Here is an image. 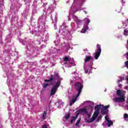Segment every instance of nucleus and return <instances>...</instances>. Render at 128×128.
<instances>
[{"mask_svg":"<svg viewBox=\"0 0 128 128\" xmlns=\"http://www.w3.org/2000/svg\"><path fill=\"white\" fill-rule=\"evenodd\" d=\"M56 78H58V80H62V78H60V75L58 74V73L56 72H54V75H50V78H49V80L46 79L44 80V82H56Z\"/></svg>","mask_w":128,"mask_h":128,"instance_id":"f03ea898","label":"nucleus"},{"mask_svg":"<svg viewBox=\"0 0 128 128\" xmlns=\"http://www.w3.org/2000/svg\"><path fill=\"white\" fill-rule=\"evenodd\" d=\"M42 128H48V126H46V124H44L42 126Z\"/></svg>","mask_w":128,"mask_h":128,"instance_id":"cd10ccee","label":"nucleus"},{"mask_svg":"<svg viewBox=\"0 0 128 128\" xmlns=\"http://www.w3.org/2000/svg\"><path fill=\"white\" fill-rule=\"evenodd\" d=\"M116 94L117 96H120V94H122V90H117Z\"/></svg>","mask_w":128,"mask_h":128,"instance_id":"aec40b11","label":"nucleus"},{"mask_svg":"<svg viewBox=\"0 0 128 128\" xmlns=\"http://www.w3.org/2000/svg\"><path fill=\"white\" fill-rule=\"evenodd\" d=\"M60 30H62V32H64V34H68V30L61 29Z\"/></svg>","mask_w":128,"mask_h":128,"instance_id":"a211bd4d","label":"nucleus"},{"mask_svg":"<svg viewBox=\"0 0 128 128\" xmlns=\"http://www.w3.org/2000/svg\"><path fill=\"white\" fill-rule=\"evenodd\" d=\"M90 60H94V57L92 56H86V58L84 59V62H90Z\"/></svg>","mask_w":128,"mask_h":128,"instance_id":"9d476101","label":"nucleus"},{"mask_svg":"<svg viewBox=\"0 0 128 128\" xmlns=\"http://www.w3.org/2000/svg\"><path fill=\"white\" fill-rule=\"evenodd\" d=\"M125 68L128 69V60L124 62Z\"/></svg>","mask_w":128,"mask_h":128,"instance_id":"5701e85b","label":"nucleus"},{"mask_svg":"<svg viewBox=\"0 0 128 128\" xmlns=\"http://www.w3.org/2000/svg\"><path fill=\"white\" fill-rule=\"evenodd\" d=\"M84 70H85V74H88V69L85 68Z\"/></svg>","mask_w":128,"mask_h":128,"instance_id":"c85d7f7f","label":"nucleus"},{"mask_svg":"<svg viewBox=\"0 0 128 128\" xmlns=\"http://www.w3.org/2000/svg\"><path fill=\"white\" fill-rule=\"evenodd\" d=\"M128 118V114H124V118Z\"/></svg>","mask_w":128,"mask_h":128,"instance_id":"a878e982","label":"nucleus"},{"mask_svg":"<svg viewBox=\"0 0 128 128\" xmlns=\"http://www.w3.org/2000/svg\"><path fill=\"white\" fill-rule=\"evenodd\" d=\"M105 118L106 120L108 122V124L107 126L108 128H110V126H112V124H114V122L110 120H108V117H106V116H105Z\"/></svg>","mask_w":128,"mask_h":128,"instance_id":"1a4fd4ad","label":"nucleus"},{"mask_svg":"<svg viewBox=\"0 0 128 128\" xmlns=\"http://www.w3.org/2000/svg\"><path fill=\"white\" fill-rule=\"evenodd\" d=\"M80 118H79L76 124H75V126H78V124H80Z\"/></svg>","mask_w":128,"mask_h":128,"instance_id":"412c9836","label":"nucleus"},{"mask_svg":"<svg viewBox=\"0 0 128 128\" xmlns=\"http://www.w3.org/2000/svg\"><path fill=\"white\" fill-rule=\"evenodd\" d=\"M100 120H102V116H98L97 122H100Z\"/></svg>","mask_w":128,"mask_h":128,"instance_id":"bb28decb","label":"nucleus"},{"mask_svg":"<svg viewBox=\"0 0 128 128\" xmlns=\"http://www.w3.org/2000/svg\"><path fill=\"white\" fill-rule=\"evenodd\" d=\"M46 114H48V113L46 111H44L42 113V120L46 119Z\"/></svg>","mask_w":128,"mask_h":128,"instance_id":"2eb2a0df","label":"nucleus"},{"mask_svg":"<svg viewBox=\"0 0 128 128\" xmlns=\"http://www.w3.org/2000/svg\"><path fill=\"white\" fill-rule=\"evenodd\" d=\"M75 89L78 92L77 94L78 96H80V94L82 92V90L84 88V85L80 82H76L75 84Z\"/></svg>","mask_w":128,"mask_h":128,"instance_id":"20e7f679","label":"nucleus"},{"mask_svg":"<svg viewBox=\"0 0 128 128\" xmlns=\"http://www.w3.org/2000/svg\"><path fill=\"white\" fill-rule=\"evenodd\" d=\"M122 78H120V80H117V82L118 84H120V82H122Z\"/></svg>","mask_w":128,"mask_h":128,"instance_id":"c756f323","label":"nucleus"},{"mask_svg":"<svg viewBox=\"0 0 128 128\" xmlns=\"http://www.w3.org/2000/svg\"><path fill=\"white\" fill-rule=\"evenodd\" d=\"M126 100L124 99V95L120 96V98H115L114 101L116 102H124Z\"/></svg>","mask_w":128,"mask_h":128,"instance_id":"0eeeda50","label":"nucleus"},{"mask_svg":"<svg viewBox=\"0 0 128 128\" xmlns=\"http://www.w3.org/2000/svg\"><path fill=\"white\" fill-rule=\"evenodd\" d=\"M88 30V26H84L83 28L81 30L82 34H84L86 30Z\"/></svg>","mask_w":128,"mask_h":128,"instance_id":"9b49d317","label":"nucleus"},{"mask_svg":"<svg viewBox=\"0 0 128 128\" xmlns=\"http://www.w3.org/2000/svg\"><path fill=\"white\" fill-rule=\"evenodd\" d=\"M51 20H52V17H51Z\"/></svg>","mask_w":128,"mask_h":128,"instance_id":"4c0bfd02","label":"nucleus"},{"mask_svg":"<svg viewBox=\"0 0 128 128\" xmlns=\"http://www.w3.org/2000/svg\"><path fill=\"white\" fill-rule=\"evenodd\" d=\"M82 112H85V114H88V110H86V108H81V109L77 110V114H76V116H72V119L70 121V124H72V122H74V120H76V118H78V114H82Z\"/></svg>","mask_w":128,"mask_h":128,"instance_id":"7ed1b4c3","label":"nucleus"},{"mask_svg":"<svg viewBox=\"0 0 128 128\" xmlns=\"http://www.w3.org/2000/svg\"><path fill=\"white\" fill-rule=\"evenodd\" d=\"M93 116L96 118H98V111H96L93 114Z\"/></svg>","mask_w":128,"mask_h":128,"instance_id":"f3484780","label":"nucleus"},{"mask_svg":"<svg viewBox=\"0 0 128 128\" xmlns=\"http://www.w3.org/2000/svg\"><path fill=\"white\" fill-rule=\"evenodd\" d=\"M64 62H70L72 58L70 57H68V56H66L64 58H63Z\"/></svg>","mask_w":128,"mask_h":128,"instance_id":"f8f14e48","label":"nucleus"},{"mask_svg":"<svg viewBox=\"0 0 128 128\" xmlns=\"http://www.w3.org/2000/svg\"><path fill=\"white\" fill-rule=\"evenodd\" d=\"M97 49L96 50V52H95L94 58L96 60H98V58H100V53L102 52V48H100V45L98 44L96 46Z\"/></svg>","mask_w":128,"mask_h":128,"instance_id":"39448f33","label":"nucleus"},{"mask_svg":"<svg viewBox=\"0 0 128 128\" xmlns=\"http://www.w3.org/2000/svg\"><path fill=\"white\" fill-rule=\"evenodd\" d=\"M122 86V84H119V87H120Z\"/></svg>","mask_w":128,"mask_h":128,"instance_id":"f704fd0d","label":"nucleus"},{"mask_svg":"<svg viewBox=\"0 0 128 128\" xmlns=\"http://www.w3.org/2000/svg\"><path fill=\"white\" fill-rule=\"evenodd\" d=\"M60 84H62V81L60 80H58L55 84L53 85L52 88L50 90V96H54L58 92V88L60 86Z\"/></svg>","mask_w":128,"mask_h":128,"instance_id":"f257e3e1","label":"nucleus"},{"mask_svg":"<svg viewBox=\"0 0 128 128\" xmlns=\"http://www.w3.org/2000/svg\"><path fill=\"white\" fill-rule=\"evenodd\" d=\"M110 108V105L108 106H104L102 109H101V114H102L103 115H106L108 114V109Z\"/></svg>","mask_w":128,"mask_h":128,"instance_id":"423d86ee","label":"nucleus"},{"mask_svg":"<svg viewBox=\"0 0 128 128\" xmlns=\"http://www.w3.org/2000/svg\"><path fill=\"white\" fill-rule=\"evenodd\" d=\"M96 117H94V116H92V118H90V120H87L86 122H88V124H90V122H94V120H96Z\"/></svg>","mask_w":128,"mask_h":128,"instance_id":"ddd939ff","label":"nucleus"},{"mask_svg":"<svg viewBox=\"0 0 128 128\" xmlns=\"http://www.w3.org/2000/svg\"><path fill=\"white\" fill-rule=\"evenodd\" d=\"M76 24H80V22H82V20L76 18Z\"/></svg>","mask_w":128,"mask_h":128,"instance_id":"4be33fe9","label":"nucleus"},{"mask_svg":"<svg viewBox=\"0 0 128 128\" xmlns=\"http://www.w3.org/2000/svg\"><path fill=\"white\" fill-rule=\"evenodd\" d=\"M76 72H74V74H76Z\"/></svg>","mask_w":128,"mask_h":128,"instance_id":"e433bc0d","label":"nucleus"},{"mask_svg":"<svg viewBox=\"0 0 128 128\" xmlns=\"http://www.w3.org/2000/svg\"><path fill=\"white\" fill-rule=\"evenodd\" d=\"M78 96H80V95L77 94V95L75 97L72 98V101L70 104V106H72V104H74V102H76V100H78Z\"/></svg>","mask_w":128,"mask_h":128,"instance_id":"6e6552de","label":"nucleus"},{"mask_svg":"<svg viewBox=\"0 0 128 128\" xmlns=\"http://www.w3.org/2000/svg\"><path fill=\"white\" fill-rule=\"evenodd\" d=\"M126 80H128V76H127Z\"/></svg>","mask_w":128,"mask_h":128,"instance_id":"473e14b6","label":"nucleus"},{"mask_svg":"<svg viewBox=\"0 0 128 128\" xmlns=\"http://www.w3.org/2000/svg\"><path fill=\"white\" fill-rule=\"evenodd\" d=\"M68 64V62H65L64 63V64Z\"/></svg>","mask_w":128,"mask_h":128,"instance_id":"72a5a7b5","label":"nucleus"},{"mask_svg":"<svg viewBox=\"0 0 128 128\" xmlns=\"http://www.w3.org/2000/svg\"><path fill=\"white\" fill-rule=\"evenodd\" d=\"M86 22H87V26H88V24H90V19L88 18H86Z\"/></svg>","mask_w":128,"mask_h":128,"instance_id":"b1692460","label":"nucleus"},{"mask_svg":"<svg viewBox=\"0 0 128 128\" xmlns=\"http://www.w3.org/2000/svg\"><path fill=\"white\" fill-rule=\"evenodd\" d=\"M127 20L128 21V19H127Z\"/></svg>","mask_w":128,"mask_h":128,"instance_id":"58836bf2","label":"nucleus"},{"mask_svg":"<svg viewBox=\"0 0 128 128\" xmlns=\"http://www.w3.org/2000/svg\"><path fill=\"white\" fill-rule=\"evenodd\" d=\"M84 52H88V48L84 49Z\"/></svg>","mask_w":128,"mask_h":128,"instance_id":"2f4dec72","label":"nucleus"},{"mask_svg":"<svg viewBox=\"0 0 128 128\" xmlns=\"http://www.w3.org/2000/svg\"><path fill=\"white\" fill-rule=\"evenodd\" d=\"M70 114L68 113V114H66L64 116V118L65 120H68L70 118Z\"/></svg>","mask_w":128,"mask_h":128,"instance_id":"dca6fc26","label":"nucleus"},{"mask_svg":"<svg viewBox=\"0 0 128 128\" xmlns=\"http://www.w3.org/2000/svg\"><path fill=\"white\" fill-rule=\"evenodd\" d=\"M128 31L126 30H124V36H128Z\"/></svg>","mask_w":128,"mask_h":128,"instance_id":"393cba45","label":"nucleus"},{"mask_svg":"<svg viewBox=\"0 0 128 128\" xmlns=\"http://www.w3.org/2000/svg\"><path fill=\"white\" fill-rule=\"evenodd\" d=\"M63 26H64V28H68V26L66 25V24H64Z\"/></svg>","mask_w":128,"mask_h":128,"instance_id":"7c9ffc66","label":"nucleus"},{"mask_svg":"<svg viewBox=\"0 0 128 128\" xmlns=\"http://www.w3.org/2000/svg\"><path fill=\"white\" fill-rule=\"evenodd\" d=\"M125 88H126V89H127V88H128V86H126V87H125Z\"/></svg>","mask_w":128,"mask_h":128,"instance_id":"c9c22d12","label":"nucleus"},{"mask_svg":"<svg viewBox=\"0 0 128 128\" xmlns=\"http://www.w3.org/2000/svg\"><path fill=\"white\" fill-rule=\"evenodd\" d=\"M49 84L48 83H44L42 84V88H46L48 86Z\"/></svg>","mask_w":128,"mask_h":128,"instance_id":"6ab92c4d","label":"nucleus"},{"mask_svg":"<svg viewBox=\"0 0 128 128\" xmlns=\"http://www.w3.org/2000/svg\"><path fill=\"white\" fill-rule=\"evenodd\" d=\"M100 106H102V104L97 105L96 106L94 107L95 110H96V112H99L100 110Z\"/></svg>","mask_w":128,"mask_h":128,"instance_id":"4468645a","label":"nucleus"}]
</instances>
